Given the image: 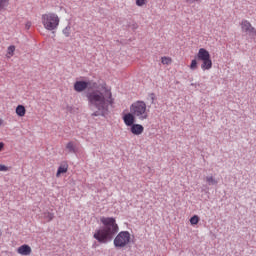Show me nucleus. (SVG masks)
Here are the masks:
<instances>
[{
  "instance_id": "nucleus-1",
  "label": "nucleus",
  "mask_w": 256,
  "mask_h": 256,
  "mask_svg": "<svg viewBox=\"0 0 256 256\" xmlns=\"http://www.w3.org/2000/svg\"><path fill=\"white\" fill-rule=\"evenodd\" d=\"M90 107H95L97 111L92 113V117H107L109 115V105H115V98L111 90H105V94L100 90L88 91L85 94Z\"/></svg>"
},
{
  "instance_id": "nucleus-2",
  "label": "nucleus",
  "mask_w": 256,
  "mask_h": 256,
  "mask_svg": "<svg viewBox=\"0 0 256 256\" xmlns=\"http://www.w3.org/2000/svg\"><path fill=\"white\" fill-rule=\"evenodd\" d=\"M100 221L104 227L96 229L93 238L98 241L100 245H107V243H111L117 233H119V225L114 217H102Z\"/></svg>"
},
{
  "instance_id": "nucleus-3",
  "label": "nucleus",
  "mask_w": 256,
  "mask_h": 256,
  "mask_svg": "<svg viewBox=\"0 0 256 256\" xmlns=\"http://www.w3.org/2000/svg\"><path fill=\"white\" fill-rule=\"evenodd\" d=\"M130 116L133 119L139 121H145V119H149V112H147V104L145 101L138 100L130 105V112L123 115L122 118L127 119Z\"/></svg>"
},
{
  "instance_id": "nucleus-4",
  "label": "nucleus",
  "mask_w": 256,
  "mask_h": 256,
  "mask_svg": "<svg viewBox=\"0 0 256 256\" xmlns=\"http://www.w3.org/2000/svg\"><path fill=\"white\" fill-rule=\"evenodd\" d=\"M42 25L47 31H55L59 27V16L55 13L43 14Z\"/></svg>"
},
{
  "instance_id": "nucleus-5",
  "label": "nucleus",
  "mask_w": 256,
  "mask_h": 256,
  "mask_svg": "<svg viewBox=\"0 0 256 256\" xmlns=\"http://www.w3.org/2000/svg\"><path fill=\"white\" fill-rule=\"evenodd\" d=\"M197 59L202 61L201 69L203 71H209L213 67V61L211 60V54L205 48H200L197 53Z\"/></svg>"
},
{
  "instance_id": "nucleus-6",
  "label": "nucleus",
  "mask_w": 256,
  "mask_h": 256,
  "mask_svg": "<svg viewBox=\"0 0 256 256\" xmlns=\"http://www.w3.org/2000/svg\"><path fill=\"white\" fill-rule=\"evenodd\" d=\"M131 243V233L129 231H120L114 238L113 244L115 249H123Z\"/></svg>"
},
{
  "instance_id": "nucleus-7",
  "label": "nucleus",
  "mask_w": 256,
  "mask_h": 256,
  "mask_svg": "<svg viewBox=\"0 0 256 256\" xmlns=\"http://www.w3.org/2000/svg\"><path fill=\"white\" fill-rule=\"evenodd\" d=\"M124 124L126 125V127H130V133H132V135H143V131H145V127H143V125L141 124H137L136 121L132 115L128 116V118H122Z\"/></svg>"
},
{
  "instance_id": "nucleus-8",
  "label": "nucleus",
  "mask_w": 256,
  "mask_h": 256,
  "mask_svg": "<svg viewBox=\"0 0 256 256\" xmlns=\"http://www.w3.org/2000/svg\"><path fill=\"white\" fill-rule=\"evenodd\" d=\"M85 89H89L90 91H94V89H96L95 91H99V84L91 80H80L74 83V91H76L77 93H83Z\"/></svg>"
},
{
  "instance_id": "nucleus-9",
  "label": "nucleus",
  "mask_w": 256,
  "mask_h": 256,
  "mask_svg": "<svg viewBox=\"0 0 256 256\" xmlns=\"http://www.w3.org/2000/svg\"><path fill=\"white\" fill-rule=\"evenodd\" d=\"M240 27L242 29V33H246L249 37H256V29L251 25L249 20L243 19L240 23Z\"/></svg>"
},
{
  "instance_id": "nucleus-10",
  "label": "nucleus",
  "mask_w": 256,
  "mask_h": 256,
  "mask_svg": "<svg viewBox=\"0 0 256 256\" xmlns=\"http://www.w3.org/2000/svg\"><path fill=\"white\" fill-rule=\"evenodd\" d=\"M31 252H32L31 246H29L28 244H23L17 249V253H19V255L27 256Z\"/></svg>"
},
{
  "instance_id": "nucleus-11",
  "label": "nucleus",
  "mask_w": 256,
  "mask_h": 256,
  "mask_svg": "<svg viewBox=\"0 0 256 256\" xmlns=\"http://www.w3.org/2000/svg\"><path fill=\"white\" fill-rule=\"evenodd\" d=\"M68 170H69L68 164H63L59 166L56 172V177H61V175H63V173H67Z\"/></svg>"
},
{
  "instance_id": "nucleus-12",
  "label": "nucleus",
  "mask_w": 256,
  "mask_h": 256,
  "mask_svg": "<svg viewBox=\"0 0 256 256\" xmlns=\"http://www.w3.org/2000/svg\"><path fill=\"white\" fill-rule=\"evenodd\" d=\"M25 113H27V109H25V106L18 105L16 107V115H18V117H25Z\"/></svg>"
},
{
  "instance_id": "nucleus-13",
  "label": "nucleus",
  "mask_w": 256,
  "mask_h": 256,
  "mask_svg": "<svg viewBox=\"0 0 256 256\" xmlns=\"http://www.w3.org/2000/svg\"><path fill=\"white\" fill-rule=\"evenodd\" d=\"M43 215H44V219H46L48 223H51V221L55 219V213L53 212L45 211Z\"/></svg>"
},
{
  "instance_id": "nucleus-14",
  "label": "nucleus",
  "mask_w": 256,
  "mask_h": 256,
  "mask_svg": "<svg viewBox=\"0 0 256 256\" xmlns=\"http://www.w3.org/2000/svg\"><path fill=\"white\" fill-rule=\"evenodd\" d=\"M66 149H68L69 153H77V147H75L73 141H70L66 144Z\"/></svg>"
},
{
  "instance_id": "nucleus-15",
  "label": "nucleus",
  "mask_w": 256,
  "mask_h": 256,
  "mask_svg": "<svg viewBox=\"0 0 256 256\" xmlns=\"http://www.w3.org/2000/svg\"><path fill=\"white\" fill-rule=\"evenodd\" d=\"M62 33L66 37H71V24H68L63 30Z\"/></svg>"
},
{
  "instance_id": "nucleus-16",
  "label": "nucleus",
  "mask_w": 256,
  "mask_h": 256,
  "mask_svg": "<svg viewBox=\"0 0 256 256\" xmlns=\"http://www.w3.org/2000/svg\"><path fill=\"white\" fill-rule=\"evenodd\" d=\"M206 182L208 185H217V180L213 176H207L206 177Z\"/></svg>"
},
{
  "instance_id": "nucleus-17",
  "label": "nucleus",
  "mask_w": 256,
  "mask_h": 256,
  "mask_svg": "<svg viewBox=\"0 0 256 256\" xmlns=\"http://www.w3.org/2000/svg\"><path fill=\"white\" fill-rule=\"evenodd\" d=\"M191 225H197L199 223V216L194 215L190 218Z\"/></svg>"
},
{
  "instance_id": "nucleus-18",
  "label": "nucleus",
  "mask_w": 256,
  "mask_h": 256,
  "mask_svg": "<svg viewBox=\"0 0 256 256\" xmlns=\"http://www.w3.org/2000/svg\"><path fill=\"white\" fill-rule=\"evenodd\" d=\"M7 53L8 55H10L11 57H13L14 53H15V45H10L7 49Z\"/></svg>"
},
{
  "instance_id": "nucleus-19",
  "label": "nucleus",
  "mask_w": 256,
  "mask_h": 256,
  "mask_svg": "<svg viewBox=\"0 0 256 256\" xmlns=\"http://www.w3.org/2000/svg\"><path fill=\"white\" fill-rule=\"evenodd\" d=\"M9 5V2L7 0H0V11H3Z\"/></svg>"
},
{
  "instance_id": "nucleus-20",
  "label": "nucleus",
  "mask_w": 256,
  "mask_h": 256,
  "mask_svg": "<svg viewBox=\"0 0 256 256\" xmlns=\"http://www.w3.org/2000/svg\"><path fill=\"white\" fill-rule=\"evenodd\" d=\"M190 69H191L192 71H195V69H197V60H196V59H193V60L191 61Z\"/></svg>"
},
{
  "instance_id": "nucleus-21",
  "label": "nucleus",
  "mask_w": 256,
  "mask_h": 256,
  "mask_svg": "<svg viewBox=\"0 0 256 256\" xmlns=\"http://www.w3.org/2000/svg\"><path fill=\"white\" fill-rule=\"evenodd\" d=\"M162 65H169L171 63V58H167L166 56L162 57Z\"/></svg>"
},
{
  "instance_id": "nucleus-22",
  "label": "nucleus",
  "mask_w": 256,
  "mask_h": 256,
  "mask_svg": "<svg viewBox=\"0 0 256 256\" xmlns=\"http://www.w3.org/2000/svg\"><path fill=\"white\" fill-rule=\"evenodd\" d=\"M188 5H193V3H201L203 0H185Z\"/></svg>"
},
{
  "instance_id": "nucleus-23",
  "label": "nucleus",
  "mask_w": 256,
  "mask_h": 256,
  "mask_svg": "<svg viewBox=\"0 0 256 256\" xmlns=\"http://www.w3.org/2000/svg\"><path fill=\"white\" fill-rule=\"evenodd\" d=\"M136 5L138 7H143V5H145V0H136Z\"/></svg>"
},
{
  "instance_id": "nucleus-24",
  "label": "nucleus",
  "mask_w": 256,
  "mask_h": 256,
  "mask_svg": "<svg viewBox=\"0 0 256 256\" xmlns=\"http://www.w3.org/2000/svg\"><path fill=\"white\" fill-rule=\"evenodd\" d=\"M149 97L151 98L152 103H155V99H156L155 93H153V92L150 93Z\"/></svg>"
},
{
  "instance_id": "nucleus-25",
  "label": "nucleus",
  "mask_w": 256,
  "mask_h": 256,
  "mask_svg": "<svg viewBox=\"0 0 256 256\" xmlns=\"http://www.w3.org/2000/svg\"><path fill=\"white\" fill-rule=\"evenodd\" d=\"M0 171H9V168L3 164H0Z\"/></svg>"
},
{
  "instance_id": "nucleus-26",
  "label": "nucleus",
  "mask_w": 256,
  "mask_h": 256,
  "mask_svg": "<svg viewBox=\"0 0 256 256\" xmlns=\"http://www.w3.org/2000/svg\"><path fill=\"white\" fill-rule=\"evenodd\" d=\"M3 147H5V143L0 142V151H3Z\"/></svg>"
},
{
  "instance_id": "nucleus-27",
  "label": "nucleus",
  "mask_w": 256,
  "mask_h": 256,
  "mask_svg": "<svg viewBox=\"0 0 256 256\" xmlns=\"http://www.w3.org/2000/svg\"><path fill=\"white\" fill-rule=\"evenodd\" d=\"M97 247H98V244H97V242H95V243L92 245V249H97Z\"/></svg>"
},
{
  "instance_id": "nucleus-28",
  "label": "nucleus",
  "mask_w": 256,
  "mask_h": 256,
  "mask_svg": "<svg viewBox=\"0 0 256 256\" xmlns=\"http://www.w3.org/2000/svg\"><path fill=\"white\" fill-rule=\"evenodd\" d=\"M67 109H68V111H72V110H73V107L67 106Z\"/></svg>"
},
{
  "instance_id": "nucleus-29",
  "label": "nucleus",
  "mask_w": 256,
  "mask_h": 256,
  "mask_svg": "<svg viewBox=\"0 0 256 256\" xmlns=\"http://www.w3.org/2000/svg\"><path fill=\"white\" fill-rule=\"evenodd\" d=\"M0 125H3V120L2 119H0Z\"/></svg>"
}]
</instances>
